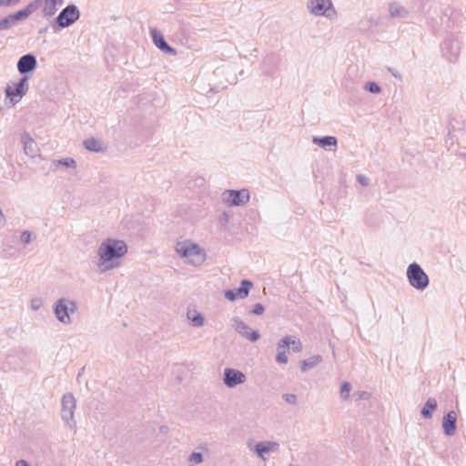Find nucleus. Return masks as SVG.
<instances>
[{
    "instance_id": "nucleus-8",
    "label": "nucleus",
    "mask_w": 466,
    "mask_h": 466,
    "mask_svg": "<svg viewBox=\"0 0 466 466\" xmlns=\"http://www.w3.org/2000/svg\"><path fill=\"white\" fill-rule=\"evenodd\" d=\"M247 376L239 370L233 368H226L223 372V383L229 389L245 383Z\"/></svg>"
},
{
    "instance_id": "nucleus-10",
    "label": "nucleus",
    "mask_w": 466,
    "mask_h": 466,
    "mask_svg": "<svg viewBox=\"0 0 466 466\" xmlns=\"http://www.w3.org/2000/svg\"><path fill=\"white\" fill-rule=\"evenodd\" d=\"M28 76H22L19 81L15 85L14 87L7 86L5 88V96L9 97L12 101L17 102L18 100H15V97L21 98L23 97L27 90H28Z\"/></svg>"
},
{
    "instance_id": "nucleus-7",
    "label": "nucleus",
    "mask_w": 466,
    "mask_h": 466,
    "mask_svg": "<svg viewBox=\"0 0 466 466\" xmlns=\"http://www.w3.org/2000/svg\"><path fill=\"white\" fill-rule=\"evenodd\" d=\"M61 418L69 426H76L74 414L76 410V399L72 393H66L61 400Z\"/></svg>"
},
{
    "instance_id": "nucleus-17",
    "label": "nucleus",
    "mask_w": 466,
    "mask_h": 466,
    "mask_svg": "<svg viewBox=\"0 0 466 466\" xmlns=\"http://www.w3.org/2000/svg\"><path fill=\"white\" fill-rule=\"evenodd\" d=\"M279 64V57L274 54L267 56L261 64L262 71L267 76H272Z\"/></svg>"
},
{
    "instance_id": "nucleus-44",
    "label": "nucleus",
    "mask_w": 466,
    "mask_h": 466,
    "mask_svg": "<svg viewBox=\"0 0 466 466\" xmlns=\"http://www.w3.org/2000/svg\"><path fill=\"white\" fill-rule=\"evenodd\" d=\"M15 466H30V465L26 461L19 460L16 461Z\"/></svg>"
},
{
    "instance_id": "nucleus-18",
    "label": "nucleus",
    "mask_w": 466,
    "mask_h": 466,
    "mask_svg": "<svg viewBox=\"0 0 466 466\" xmlns=\"http://www.w3.org/2000/svg\"><path fill=\"white\" fill-rule=\"evenodd\" d=\"M443 56L451 62L454 61L459 55V47L452 39H445L441 45Z\"/></svg>"
},
{
    "instance_id": "nucleus-41",
    "label": "nucleus",
    "mask_w": 466,
    "mask_h": 466,
    "mask_svg": "<svg viewBox=\"0 0 466 466\" xmlns=\"http://www.w3.org/2000/svg\"><path fill=\"white\" fill-rule=\"evenodd\" d=\"M357 181L363 187H368L370 185V179L362 174H359L357 176Z\"/></svg>"
},
{
    "instance_id": "nucleus-21",
    "label": "nucleus",
    "mask_w": 466,
    "mask_h": 466,
    "mask_svg": "<svg viewBox=\"0 0 466 466\" xmlns=\"http://www.w3.org/2000/svg\"><path fill=\"white\" fill-rule=\"evenodd\" d=\"M323 360L320 355H313L306 360L299 361L300 370L302 372H306L307 370L315 368Z\"/></svg>"
},
{
    "instance_id": "nucleus-31",
    "label": "nucleus",
    "mask_w": 466,
    "mask_h": 466,
    "mask_svg": "<svg viewBox=\"0 0 466 466\" xmlns=\"http://www.w3.org/2000/svg\"><path fill=\"white\" fill-rule=\"evenodd\" d=\"M350 390L351 384L348 381H344L340 386V397L343 400H348Z\"/></svg>"
},
{
    "instance_id": "nucleus-9",
    "label": "nucleus",
    "mask_w": 466,
    "mask_h": 466,
    "mask_svg": "<svg viewBox=\"0 0 466 466\" xmlns=\"http://www.w3.org/2000/svg\"><path fill=\"white\" fill-rule=\"evenodd\" d=\"M252 287V281L248 279H243L239 288L225 290L224 296L230 301H234L237 299H245L248 296L249 290Z\"/></svg>"
},
{
    "instance_id": "nucleus-49",
    "label": "nucleus",
    "mask_w": 466,
    "mask_h": 466,
    "mask_svg": "<svg viewBox=\"0 0 466 466\" xmlns=\"http://www.w3.org/2000/svg\"><path fill=\"white\" fill-rule=\"evenodd\" d=\"M223 217L226 218V221H228V215L226 213L223 214Z\"/></svg>"
},
{
    "instance_id": "nucleus-4",
    "label": "nucleus",
    "mask_w": 466,
    "mask_h": 466,
    "mask_svg": "<svg viewBox=\"0 0 466 466\" xmlns=\"http://www.w3.org/2000/svg\"><path fill=\"white\" fill-rule=\"evenodd\" d=\"M307 8L311 15L316 16L323 15L327 18H333L337 15L331 0H309Z\"/></svg>"
},
{
    "instance_id": "nucleus-11",
    "label": "nucleus",
    "mask_w": 466,
    "mask_h": 466,
    "mask_svg": "<svg viewBox=\"0 0 466 466\" xmlns=\"http://www.w3.org/2000/svg\"><path fill=\"white\" fill-rule=\"evenodd\" d=\"M68 299L61 298L54 304L53 309L57 320L63 324H71L72 319L68 316Z\"/></svg>"
},
{
    "instance_id": "nucleus-40",
    "label": "nucleus",
    "mask_w": 466,
    "mask_h": 466,
    "mask_svg": "<svg viewBox=\"0 0 466 466\" xmlns=\"http://www.w3.org/2000/svg\"><path fill=\"white\" fill-rule=\"evenodd\" d=\"M358 400H369L370 397V393L365 390H360L353 394Z\"/></svg>"
},
{
    "instance_id": "nucleus-20",
    "label": "nucleus",
    "mask_w": 466,
    "mask_h": 466,
    "mask_svg": "<svg viewBox=\"0 0 466 466\" xmlns=\"http://www.w3.org/2000/svg\"><path fill=\"white\" fill-rule=\"evenodd\" d=\"M289 350V342L286 341L285 337H283L277 345V356L276 361L280 364L288 363V356L287 351Z\"/></svg>"
},
{
    "instance_id": "nucleus-19",
    "label": "nucleus",
    "mask_w": 466,
    "mask_h": 466,
    "mask_svg": "<svg viewBox=\"0 0 466 466\" xmlns=\"http://www.w3.org/2000/svg\"><path fill=\"white\" fill-rule=\"evenodd\" d=\"M21 141L24 145V151L27 156L34 157L37 155V152H38L37 145L34 141V139L30 137V136L27 133H25L22 135Z\"/></svg>"
},
{
    "instance_id": "nucleus-47",
    "label": "nucleus",
    "mask_w": 466,
    "mask_h": 466,
    "mask_svg": "<svg viewBox=\"0 0 466 466\" xmlns=\"http://www.w3.org/2000/svg\"><path fill=\"white\" fill-rule=\"evenodd\" d=\"M5 6V0H0V6Z\"/></svg>"
},
{
    "instance_id": "nucleus-14",
    "label": "nucleus",
    "mask_w": 466,
    "mask_h": 466,
    "mask_svg": "<svg viewBox=\"0 0 466 466\" xmlns=\"http://www.w3.org/2000/svg\"><path fill=\"white\" fill-rule=\"evenodd\" d=\"M37 66V61L33 54L22 56L17 62V70L21 75L33 72Z\"/></svg>"
},
{
    "instance_id": "nucleus-6",
    "label": "nucleus",
    "mask_w": 466,
    "mask_h": 466,
    "mask_svg": "<svg viewBox=\"0 0 466 466\" xmlns=\"http://www.w3.org/2000/svg\"><path fill=\"white\" fill-rule=\"evenodd\" d=\"M249 191L246 188L240 190L228 189L222 193V201L228 206H244L249 201Z\"/></svg>"
},
{
    "instance_id": "nucleus-43",
    "label": "nucleus",
    "mask_w": 466,
    "mask_h": 466,
    "mask_svg": "<svg viewBox=\"0 0 466 466\" xmlns=\"http://www.w3.org/2000/svg\"><path fill=\"white\" fill-rule=\"evenodd\" d=\"M389 72H390V74L392 75V76H394L395 78H398V79H400L401 78V76L400 73H398L397 71H395L394 69L389 67L388 68Z\"/></svg>"
},
{
    "instance_id": "nucleus-33",
    "label": "nucleus",
    "mask_w": 466,
    "mask_h": 466,
    "mask_svg": "<svg viewBox=\"0 0 466 466\" xmlns=\"http://www.w3.org/2000/svg\"><path fill=\"white\" fill-rule=\"evenodd\" d=\"M1 23H2V26L4 28V30H7L9 29L10 27L15 25L16 24L15 23V21L13 20L11 15L0 19Z\"/></svg>"
},
{
    "instance_id": "nucleus-42",
    "label": "nucleus",
    "mask_w": 466,
    "mask_h": 466,
    "mask_svg": "<svg viewBox=\"0 0 466 466\" xmlns=\"http://www.w3.org/2000/svg\"><path fill=\"white\" fill-rule=\"evenodd\" d=\"M67 309H68V316H70V314H74L77 310V304H76V302L75 300H72V299H68Z\"/></svg>"
},
{
    "instance_id": "nucleus-46",
    "label": "nucleus",
    "mask_w": 466,
    "mask_h": 466,
    "mask_svg": "<svg viewBox=\"0 0 466 466\" xmlns=\"http://www.w3.org/2000/svg\"><path fill=\"white\" fill-rule=\"evenodd\" d=\"M4 223H5L4 216L2 214V211L0 210V227L4 226Z\"/></svg>"
},
{
    "instance_id": "nucleus-35",
    "label": "nucleus",
    "mask_w": 466,
    "mask_h": 466,
    "mask_svg": "<svg viewBox=\"0 0 466 466\" xmlns=\"http://www.w3.org/2000/svg\"><path fill=\"white\" fill-rule=\"evenodd\" d=\"M188 461L194 464H199L203 461V455L201 452L193 451L190 454Z\"/></svg>"
},
{
    "instance_id": "nucleus-23",
    "label": "nucleus",
    "mask_w": 466,
    "mask_h": 466,
    "mask_svg": "<svg viewBox=\"0 0 466 466\" xmlns=\"http://www.w3.org/2000/svg\"><path fill=\"white\" fill-rule=\"evenodd\" d=\"M437 407V400L434 398H429L420 410L421 416L425 419H431Z\"/></svg>"
},
{
    "instance_id": "nucleus-29",
    "label": "nucleus",
    "mask_w": 466,
    "mask_h": 466,
    "mask_svg": "<svg viewBox=\"0 0 466 466\" xmlns=\"http://www.w3.org/2000/svg\"><path fill=\"white\" fill-rule=\"evenodd\" d=\"M53 166L56 167H59V166H63V167H66L76 168V162L72 157H66V158H61V159L54 160L53 161Z\"/></svg>"
},
{
    "instance_id": "nucleus-1",
    "label": "nucleus",
    "mask_w": 466,
    "mask_h": 466,
    "mask_svg": "<svg viewBox=\"0 0 466 466\" xmlns=\"http://www.w3.org/2000/svg\"><path fill=\"white\" fill-rule=\"evenodd\" d=\"M127 253V246L123 240L106 238L97 248L99 260L97 268L100 272H106L120 266L119 259Z\"/></svg>"
},
{
    "instance_id": "nucleus-36",
    "label": "nucleus",
    "mask_w": 466,
    "mask_h": 466,
    "mask_svg": "<svg viewBox=\"0 0 466 466\" xmlns=\"http://www.w3.org/2000/svg\"><path fill=\"white\" fill-rule=\"evenodd\" d=\"M282 398L289 404H297V396L295 394L286 393L282 395Z\"/></svg>"
},
{
    "instance_id": "nucleus-15",
    "label": "nucleus",
    "mask_w": 466,
    "mask_h": 466,
    "mask_svg": "<svg viewBox=\"0 0 466 466\" xmlns=\"http://www.w3.org/2000/svg\"><path fill=\"white\" fill-rule=\"evenodd\" d=\"M279 450V443L277 441H259L256 443L254 447V451L256 454L263 461H266L268 458L266 454L270 451H278Z\"/></svg>"
},
{
    "instance_id": "nucleus-26",
    "label": "nucleus",
    "mask_w": 466,
    "mask_h": 466,
    "mask_svg": "<svg viewBox=\"0 0 466 466\" xmlns=\"http://www.w3.org/2000/svg\"><path fill=\"white\" fill-rule=\"evenodd\" d=\"M61 5L62 4H58L56 0H45L43 8L44 15L47 17L53 16L56 13L58 6Z\"/></svg>"
},
{
    "instance_id": "nucleus-2",
    "label": "nucleus",
    "mask_w": 466,
    "mask_h": 466,
    "mask_svg": "<svg viewBox=\"0 0 466 466\" xmlns=\"http://www.w3.org/2000/svg\"><path fill=\"white\" fill-rule=\"evenodd\" d=\"M176 251L182 258H187V261L193 266L201 265L206 257L200 247L189 240L177 242L176 245Z\"/></svg>"
},
{
    "instance_id": "nucleus-16",
    "label": "nucleus",
    "mask_w": 466,
    "mask_h": 466,
    "mask_svg": "<svg viewBox=\"0 0 466 466\" xmlns=\"http://www.w3.org/2000/svg\"><path fill=\"white\" fill-rule=\"evenodd\" d=\"M457 415L451 410L442 418L443 431L447 436H453L456 431Z\"/></svg>"
},
{
    "instance_id": "nucleus-34",
    "label": "nucleus",
    "mask_w": 466,
    "mask_h": 466,
    "mask_svg": "<svg viewBox=\"0 0 466 466\" xmlns=\"http://www.w3.org/2000/svg\"><path fill=\"white\" fill-rule=\"evenodd\" d=\"M11 16H12V18L15 21V24L17 22L25 20V19H26L28 17V15L26 14V12L25 11V9L19 10V11H17L15 14H11Z\"/></svg>"
},
{
    "instance_id": "nucleus-48",
    "label": "nucleus",
    "mask_w": 466,
    "mask_h": 466,
    "mask_svg": "<svg viewBox=\"0 0 466 466\" xmlns=\"http://www.w3.org/2000/svg\"><path fill=\"white\" fill-rule=\"evenodd\" d=\"M58 2V4H64L65 0H56Z\"/></svg>"
},
{
    "instance_id": "nucleus-37",
    "label": "nucleus",
    "mask_w": 466,
    "mask_h": 466,
    "mask_svg": "<svg viewBox=\"0 0 466 466\" xmlns=\"http://www.w3.org/2000/svg\"><path fill=\"white\" fill-rule=\"evenodd\" d=\"M20 239L21 241L24 243V244H28L31 242L32 240V235H31V232L27 231V230H25L23 232H21V235H20Z\"/></svg>"
},
{
    "instance_id": "nucleus-12",
    "label": "nucleus",
    "mask_w": 466,
    "mask_h": 466,
    "mask_svg": "<svg viewBox=\"0 0 466 466\" xmlns=\"http://www.w3.org/2000/svg\"><path fill=\"white\" fill-rule=\"evenodd\" d=\"M150 35H151L152 41L155 44V46L158 49H160L162 52L168 54L170 56H176L177 54V50L175 48H173L172 46H170L167 43V41L165 40V38L160 31H158L156 28H151Z\"/></svg>"
},
{
    "instance_id": "nucleus-13",
    "label": "nucleus",
    "mask_w": 466,
    "mask_h": 466,
    "mask_svg": "<svg viewBox=\"0 0 466 466\" xmlns=\"http://www.w3.org/2000/svg\"><path fill=\"white\" fill-rule=\"evenodd\" d=\"M235 322V329L238 332L242 337L250 340L251 342H255L259 339L260 334L257 330H251V329L240 319H234Z\"/></svg>"
},
{
    "instance_id": "nucleus-27",
    "label": "nucleus",
    "mask_w": 466,
    "mask_h": 466,
    "mask_svg": "<svg viewBox=\"0 0 466 466\" xmlns=\"http://www.w3.org/2000/svg\"><path fill=\"white\" fill-rule=\"evenodd\" d=\"M286 341L289 342V348L294 352H300L303 349L299 339L295 336H285Z\"/></svg>"
},
{
    "instance_id": "nucleus-38",
    "label": "nucleus",
    "mask_w": 466,
    "mask_h": 466,
    "mask_svg": "<svg viewBox=\"0 0 466 466\" xmlns=\"http://www.w3.org/2000/svg\"><path fill=\"white\" fill-rule=\"evenodd\" d=\"M264 311V306L261 303H256L250 312L254 315H262Z\"/></svg>"
},
{
    "instance_id": "nucleus-3",
    "label": "nucleus",
    "mask_w": 466,
    "mask_h": 466,
    "mask_svg": "<svg viewBox=\"0 0 466 466\" xmlns=\"http://www.w3.org/2000/svg\"><path fill=\"white\" fill-rule=\"evenodd\" d=\"M406 274L410 285L415 289L424 290L429 286V277L418 263L410 264Z\"/></svg>"
},
{
    "instance_id": "nucleus-39",
    "label": "nucleus",
    "mask_w": 466,
    "mask_h": 466,
    "mask_svg": "<svg viewBox=\"0 0 466 466\" xmlns=\"http://www.w3.org/2000/svg\"><path fill=\"white\" fill-rule=\"evenodd\" d=\"M42 305H43V302H42L41 299L35 298V299H31L30 306L33 310H38L42 307Z\"/></svg>"
},
{
    "instance_id": "nucleus-22",
    "label": "nucleus",
    "mask_w": 466,
    "mask_h": 466,
    "mask_svg": "<svg viewBox=\"0 0 466 466\" xmlns=\"http://www.w3.org/2000/svg\"><path fill=\"white\" fill-rule=\"evenodd\" d=\"M389 12L391 17L404 18L408 16V10L399 3H390L389 5Z\"/></svg>"
},
{
    "instance_id": "nucleus-28",
    "label": "nucleus",
    "mask_w": 466,
    "mask_h": 466,
    "mask_svg": "<svg viewBox=\"0 0 466 466\" xmlns=\"http://www.w3.org/2000/svg\"><path fill=\"white\" fill-rule=\"evenodd\" d=\"M187 318L191 320L192 325L194 327H202L205 323V319L201 313L197 312L196 310L191 312H187Z\"/></svg>"
},
{
    "instance_id": "nucleus-45",
    "label": "nucleus",
    "mask_w": 466,
    "mask_h": 466,
    "mask_svg": "<svg viewBox=\"0 0 466 466\" xmlns=\"http://www.w3.org/2000/svg\"><path fill=\"white\" fill-rule=\"evenodd\" d=\"M18 0H5V6L15 5L18 3Z\"/></svg>"
},
{
    "instance_id": "nucleus-24",
    "label": "nucleus",
    "mask_w": 466,
    "mask_h": 466,
    "mask_svg": "<svg viewBox=\"0 0 466 466\" xmlns=\"http://www.w3.org/2000/svg\"><path fill=\"white\" fill-rule=\"evenodd\" d=\"M313 144L318 145L321 147H336L338 140L335 137L325 136V137H314L312 139Z\"/></svg>"
},
{
    "instance_id": "nucleus-25",
    "label": "nucleus",
    "mask_w": 466,
    "mask_h": 466,
    "mask_svg": "<svg viewBox=\"0 0 466 466\" xmlns=\"http://www.w3.org/2000/svg\"><path fill=\"white\" fill-rule=\"evenodd\" d=\"M83 144H84L85 148L91 152L98 153V152H103L105 150L104 147H103V143L100 140L96 139L94 137H90V138L84 140Z\"/></svg>"
},
{
    "instance_id": "nucleus-30",
    "label": "nucleus",
    "mask_w": 466,
    "mask_h": 466,
    "mask_svg": "<svg viewBox=\"0 0 466 466\" xmlns=\"http://www.w3.org/2000/svg\"><path fill=\"white\" fill-rule=\"evenodd\" d=\"M43 0H34L33 2L29 3L24 9L26 12L27 15L29 16L31 14H33L35 11H36L40 5H42Z\"/></svg>"
},
{
    "instance_id": "nucleus-5",
    "label": "nucleus",
    "mask_w": 466,
    "mask_h": 466,
    "mask_svg": "<svg viewBox=\"0 0 466 466\" xmlns=\"http://www.w3.org/2000/svg\"><path fill=\"white\" fill-rule=\"evenodd\" d=\"M80 17V11L78 7L70 4L61 10L56 18V23L61 28H66L76 23Z\"/></svg>"
},
{
    "instance_id": "nucleus-32",
    "label": "nucleus",
    "mask_w": 466,
    "mask_h": 466,
    "mask_svg": "<svg viewBox=\"0 0 466 466\" xmlns=\"http://www.w3.org/2000/svg\"><path fill=\"white\" fill-rule=\"evenodd\" d=\"M364 89L372 94H379L381 91L380 86L376 82H368L364 86Z\"/></svg>"
}]
</instances>
